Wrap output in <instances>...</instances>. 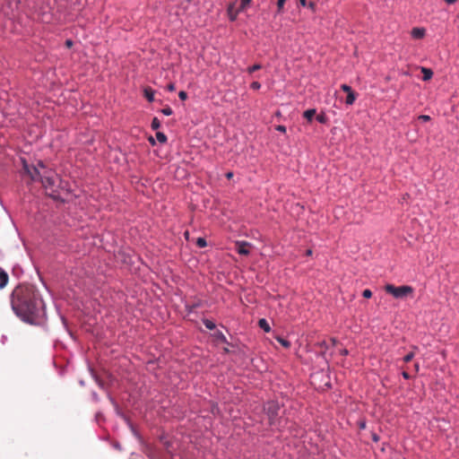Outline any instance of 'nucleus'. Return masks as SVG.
<instances>
[{"label":"nucleus","mask_w":459,"mask_h":459,"mask_svg":"<svg viewBox=\"0 0 459 459\" xmlns=\"http://www.w3.org/2000/svg\"><path fill=\"white\" fill-rule=\"evenodd\" d=\"M143 95L148 101L152 102L154 100V91L151 87L144 88Z\"/></svg>","instance_id":"9"},{"label":"nucleus","mask_w":459,"mask_h":459,"mask_svg":"<svg viewBox=\"0 0 459 459\" xmlns=\"http://www.w3.org/2000/svg\"><path fill=\"white\" fill-rule=\"evenodd\" d=\"M316 120L321 124H325L328 119L325 113H321L316 116Z\"/></svg>","instance_id":"19"},{"label":"nucleus","mask_w":459,"mask_h":459,"mask_svg":"<svg viewBox=\"0 0 459 459\" xmlns=\"http://www.w3.org/2000/svg\"><path fill=\"white\" fill-rule=\"evenodd\" d=\"M178 97L180 100H185L187 98V93L186 91H181L178 93Z\"/></svg>","instance_id":"29"},{"label":"nucleus","mask_w":459,"mask_h":459,"mask_svg":"<svg viewBox=\"0 0 459 459\" xmlns=\"http://www.w3.org/2000/svg\"><path fill=\"white\" fill-rule=\"evenodd\" d=\"M161 112L165 115V116H170L172 115L173 111H172V108L170 107H166L164 108L163 109H161Z\"/></svg>","instance_id":"25"},{"label":"nucleus","mask_w":459,"mask_h":459,"mask_svg":"<svg viewBox=\"0 0 459 459\" xmlns=\"http://www.w3.org/2000/svg\"><path fill=\"white\" fill-rule=\"evenodd\" d=\"M264 410L268 416L270 425H275L279 415L280 404L277 402L270 401L264 405Z\"/></svg>","instance_id":"4"},{"label":"nucleus","mask_w":459,"mask_h":459,"mask_svg":"<svg viewBox=\"0 0 459 459\" xmlns=\"http://www.w3.org/2000/svg\"><path fill=\"white\" fill-rule=\"evenodd\" d=\"M277 341L285 348L290 347V342L283 338L278 337Z\"/></svg>","instance_id":"21"},{"label":"nucleus","mask_w":459,"mask_h":459,"mask_svg":"<svg viewBox=\"0 0 459 459\" xmlns=\"http://www.w3.org/2000/svg\"><path fill=\"white\" fill-rule=\"evenodd\" d=\"M285 2H286V0H278L277 1V13H282V9H283Z\"/></svg>","instance_id":"20"},{"label":"nucleus","mask_w":459,"mask_h":459,"mask_svg":"<svg viewBox=\"0 0 459 459\" xmlns=\"http://www.w3.org/2000/svg\"><path fill=\"white\" fill-rule=\"evenodd\" d=\"M203 323L204 326L209 330H213L216 327L215 324L209 319H204Z\"/></svg>","instance_id":"15"},{"label":"nucleus","mask_w":459,"mask_h":459,"mask_svg":"<svg viewBox=\"0 0 459 459\" xmlns=\"http://www.w3.org/2000/svg\"><path fill=\"white\" fill-rule=\"evenodd\" d=\"M198 306V304H193L190 307H189V310H193L195 307H196Z\"/></svg>","instance_id":"41"},{"label":"nucleus","mask_w":459,"mask_h":459,"mask_svg":"<svg viewBox=\"0 0 459 459\" xmlns=\"http://www.w3.org/2000/svg\"><path fill=\"white\" fill-rule=\"evenodd\" d=\"M9 281V276L7 273L0 267V289H4Z\"/></svg>","instance_id":"8"},{"label":"nucleus","mask_w":459,"mask_h":459,"mask_svg":"<svg viewBox=\"0 0 459 459\" xmlns=\"http://www.w3.org/2000/svg\"><path fill=\"white\" fill-rule=\"evenodd\" d=\"M421 73L423 74V81H429L433 76V72L429 68L421 67Z\"/></svg>","instance_id":"10"},{"label":"nucleus","mask_w":459,"mask_h":459,"mask_svg":"<svg viewBox=\"0 0 459 459\" xmlns=\"http://www.w3.org/2000/svg\"><path fill=\"white\" fill-rule=\"evenodd\" d=\"M311 254H312V250L311 249L307 250V255H310Z\"/></svg>","instance_id":"43"},{"label":"nucleus","mask_w":459,"mask_h":459,"mask_svg":"<svg viewBox=\"0 0 459 459\" xmlns=\"http://www.w3.org/2000/svg\"><path fill=\"white\" fill-rule=\"evenodd\" d=\"M341 89L347 94L353 91L351 87L347 84H342Z\"/></svg>","instance_id":"24"},{"label":"nucleus","mask_w":459,"mask_h":459,"mask_svg":"<svg viewBox=\"0 0 459 459\" xmlns=\"http://www.w3.org/2000/svg\"><path fill=\"white\" fill-rule=\"evenodd\" d=\"M414 368H415L416 372H418L419 368H420L419 363H415Z\"/></svg>","instance_id":"40"},{"label":"nucleus","mask_w":459,"mask_h":459,"mask_svg":"<svg viewBox=\"0 0 459 459\" xmlns=\"http://www.w3.org/2000/svg\"><path fill=\"white\" fill-rule=\"evenodd\" d=\"M149 141H150V143H151L152 145H154V144H155V141H154V139H153L152 137H151V138L149 139Z\"/></svg>","instance_id":"42"},{"label":"nucleus","mask_w":459,"mask_h":459,"mask_svg":"<svg viewBox=\"0 0 459 459\" xmlns=\"http://www.w3.org/2000/svg\"><path fill=\"white\" fill-rule=\"evenodd\" d=\"M236 251L242 255H247L250 253L251 244L247 241H237L235 243Z\"/></svg>","instance_id":"5"},{"label":"nucleus","mask_w":459,"mask_h":459,"mask_svg":"<svg viewBox=\"0 0 459 459\" xmlns=\"http://www.w3.org/2000/svg\"><path fill=\"white\" fill-rule=\"evenodd\" d=\"M385 290L393 295L396 299H403L407 296L412 294L413 289L408 285H403L399 287H395L393 284H386L385 286Z\"/></svg>","instance_id":"3"},{"label":"nucleus","mask_w":459,"mask_h":459,"mask_svg":"<svg viewBox=\"0 0 459 459\" xmlns=\"http://www.w3.org/2000/svg\"><path fill=\"white\" fill-rule=\"evenodd\" d=\"M65 45H66L68 48H70V47L73 45V41H72V40H70V39H68V40H66V41H65Z\"/></svg>","instance_id":"35"},{"label":"nucleus","mask_w":459,"mask_h":459,"mask_svg":"<svg viewBox=\"0 0 459 459\" xmlns=\"http://www.w3.org/2000/svg\"><path fill=\"white\" fill-rule=\"evenodd\" d=\"M252 0H240V4L238 7V11H244L250 4Z\"/></svg>","instance_id":"14"},{"label":"nucleus","mask_w":459,"mask_h":459,"mask_svg":"<svg viewBox=\"0 0 459 459\" xmlns=\"http://www.w3.org/2000/svg\"><path fill=\"white\" fill-rule=\"evenodd\" d=\"M299 4H300L302 6H307V0H299Z\"/></svg>","instance_id":"37"},{"label":"nucleus","mask_w":459,"mask_h":459,"mask_svg":"<svg viewBox=\"0 0 459 459\" xmlns=\"http://www.w3.org/2000/svg\"><path fill=\"white\" fill-rule=\"evenodd\" d=\"M426 34V30L423 28H413L411 31V35L413 39H422Z\"/></svg>","instance_id":"7"},{"label":"nucleus","mask_w":459,"mask_h":459,"mask_svg":"<svg viewBox=\"0 0 459 459\" xmlns=\"http://www.w3.org/2000/svg\"><path fill=\"white\" fill-rule=\"evenodd\" d=\"M360 428H361V429H364V428H365V423H361V424H360Z\"/></svg>","instance_id":"44"},{"label":"nucleus","mask_w":459,"mask_h":459,"mask_svg":"<svg viewBox=\"0 0 459 459\" xmlns=\"http://www.w3.org/2000/svg\"><path fill=\"white\" fill-rule=\"evenodd\" d=\"M261 68H262L261 65H259V64H255V65H252V66H249V67L247 69V73H248V74H252V73H254V72H255V71L260 70Z\"/></svg>","instance_id":"18"},{"label":"nucleus","mask_w":459,"mask_h":459,"mask_svg":"<svg viewBox=\"0 0 459 459\" xmlns=\"http://www.w3.org/2000/svg\"><path fill=\"white\" fill-rule=\"evenodd\" d=\"M250 88L256 91V90H259L261 88V83L258 82H253L251 84H250Z\"/></svg>","instance_id":"27"},{"label":"nucleus","mask_w":459,"mask_h":459,"mask_svg":"<svg viewBox=\"0 0 459 459\" xmlns=\"http://www.w3.org/2000/svg\"><path fill=\"white\" fill-rule=\"evenodd\" d=\"M258 325L266 333L270 332L271 330L268 322L264 318H262L258 321Z\"/></svg>","instance_id":"13"},{"label":"nucleus","mask_w":459,"mask_h":459,"mask_svg":"<svg viewBox=\"0 0 459 459\" xmlns=\"http://www.w3.org/2000/svg\"><path fill=\"white\" fill-rule=\"evenodd\" d=\"M151 126L153 130H157L160 127V122L157 117H154L152 121Z\"/></svg>","instance_id":"17"},{"label":"nucleus","mask_w":459,"mask_h":459,"mask_svg":"<svg viewBox=\"0 0 459 459\" xmlns=\"http://www.w3.org/2000/svg\"><path fill=\"white\" fill-rule=\"evenodd\" d=\"M196 245L199 247H205L207 246L206 240L203 238H198L196 240Z\"/></svg>","instance_id":"23"},{"label":"nucleus","mask_w":459,"mask_h":459,"mask_svg":"<svg viewBox=\"0 0 459 459\" xmlns=\"http://www.w3.org/2000/svg\"><path fill=\"white\" fill-rule=\"evenodd\" d=\"M357 95L358 94L355 91L348 93L345 100V103L347 105H352L357 99Z\"/></svg>","instance_id":"12"},{"label":"nucleus","mask_w":459,"mask_h":459,"mask_svg":"<svg viewBox=\"0 0 459 459\" xmlns=\"http://www.w3.org/2000/svg\"><path fill=\"white\" fill-rule=\"evenodd\" d=\"M23 162V173L30 178L31 181L39 180L46 193L50 197L56 199L60 188L59 176L51 169L47 168L41 161L37 166H30Z\"/></svg>","instance_id":"2"},{"label":"nucleus","mask_w":459,"mask_h":459,"mask_svg":"<svg viewBox=\"0 0 459 459\" xmlns=\"http://www.w3.org/2000/svg\"><path fill=\"white\" fill-rule=\"evenodd\" d=\"M11 305L19 317L30 324H36L45 315L43 300L32 285H18L11 294Z\"/></svg>","instance_id":"1"},{"label":"nucleus","mask_w":459,"mask_h":459,"mask_svg":"<svg viewBox=\"0 0 459 459\" xmlns=\"http://www.w3.org/2000/svg\"><path fill=\"white\" fill-rule=\"evenodd\" d=\"M275 129L279 132H281V133H285L286 132V127L282 125H279L275 127Z\"/></svg>","instance_id":"30"},{"label":"nucleus","mask_w":459,"mask_h":459,"mask_svg":"<svg viewBox=\"0 0 459 459\" xmlns=\"http://www.w3.org/2000/svg\"><path fill=\"white\" fill-rule=\"evenodd\" d=\"M226 177H227V178H231L233 177V173L232 172H228L226 174Z\"/></svg>","instance_id":"38"},{"label":"nucleus","mask_w":459,"mask_h":459,"mask_svg":"<svg viewBox=\"0 0 459 459\" xmlns=\"http://www.w3.org/2000/svg\"><path fill=\"white\" fill-rule=\"evenodd\" d=\"M362 296L365 298V299H369L372 297V291L368 289H366L363 290L362 292Z\"/></svg>","instance_id":"26"},{"label":"nucleus","mask_w":459,"mask_h":459,"mask_svg":"<svg viewBox=\"0 0 459 459\" xmlns=\"http://www.w3.org/2000/svg\"><path fill=\"white\" fill-rule=\"evenodd\" d=\"M228 15L230 21H235L237 19L238 14L241 12L238 11V8H235V4H230L228 6Z\"/></svg>","instance_id":"6"},{"label":"nucleus","mask_w":459,"mask_h":459,"mask_svg":"<svg viewBox=\"0 0 459 459\" xmlns=\"http://www.w3.org/2000/svg\"><path fill=\"white\" fill-rule=\"evenodd\" d=\"M168 90H169V91H175V85H174L173 83H169V84L168 85Z\"/></svg>","instance_id":"33"},{"label":"nucleus","mask_w":459,"mask_h":459,"mask_svg":"<svg viewBox=\"0 0 459 459\" xmlns=\"http://www.w3.org/2000/svg\"><path fill=\"white\" fill-rule=\"evenodd\" d=\"M418 119L422 122H428L430 120V117L428 115H420L418 117Z\"/></svg>","instance_id":"28"},{"label":"nucleus","mask_w":459,"mask_h":459,"mask_svg":"<svg viewBox=\"0 0 459 459\" xmlns=\"http://www.w3.org/2000/svg\"><path fill=\"white\" fill-rule=\"evenodd\" d=\"M372 439L375 442L379 441V437L377 434H372Z\"/></svg>","instance_id":"34"},{"label":"nucleus","mask_w":459,"mask_h":459,"mask_svg":"<svg viewBox=\"0 0 459 459\" xmlns=\"http://www.w3.org/2000/svg\"><path fill=\"white\" fill-rule=\"evenodd\" d=\"M307 6L313 11H316V4L314 2H310Z\"/></svg>","instance_id":"31"},{"label":"nucleus","mask_w":459,"mask_h":459,"mask_svg":"<svg viewBox=\"0 0 459 459\" xmlns=\"http://www.w3.org/2000/svg\"><path fill=\"white\" fill-rule=\"evenodd\" d=\"M316 113V110L315 108L307 109L304 111L303 117L307 118L308 122H311Z\"/></svg>","instance_id":"11"},{"label":"nucleus","mask_w":459,"mask_h":459,"mask_svg":"<svg viewBox=\"0 0 459 459\" xmlns=\"http://www.w3.org/2000/svg\"><path fill=\"white\" fill-rule=\"evenodd\" d=\"M414 356H415V352L414 351H411V352H409L407 355H405L403 357V361L405 363H408V362H410L414 358Z\"/></svg>","instance_id":"22"},{"label":"nucleus","mask_w":459,"mask_h":459,"mask_svg":"<svg viewBox=\"0 0 459 459\" xmlns=\"http://www.w3.org/2000/svg\"><path fill=\"white\" fill-rule=\"evenodd\" d=\"M340 352H341L342 355H347L348 354V351L346 349L341 350Z\"/></svg>","instance_id":"36"},{"label":"nucleus","mask_w":459,"mask_h":459,"mask_svg":"<svg viewBox=\"0 0 459 459\" xmlns=\"http://www.w3.org/2000/svg\"><path fill=\"white\" fill-rule=\"evenodd\" d=\"M447 4H451L455 3L457 0H445Z\"/></svg>","instance_id":"39"},{"label":"nucleus","mask_w":459,"mask_h":459,"mask_svg":"<svg viewBox=\"0 0 459 459\" xmlns=\"http://www.w3.org/2000/svg\"><path fill=\"white\" fill-rule=\"evenodd\" d=\"M402 375H403V377L405 379H410V378H411L410 374H409L408 372H406V371H403Z\"/></svg>","instance_id":"32"},{"label":"nucleus","mask_w":459,"mask_h":459,"mask_svg":"<svg viewBox=\"0 0 459 459\" xmlns=\"http://www.w3.org/2000/svg\"><path fill=\"white\" fill-rule=\"evenodd\" d=\"M156 138L157 140L160 143H165L167 142V136L165 135V134L161 133V132H157L156 133Z\"/></svg>","instance_id":"16"}]
</instances>
